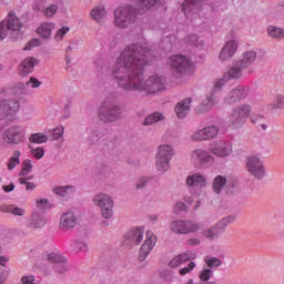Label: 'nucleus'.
Wrapping results in <instances>:
<instances>
[{
    "label": "nucleus",
    "instance_id": "nucleus-1",
    "mask_svg": "<svg viewBox=\"0 0 284 284\" xmlns=\"http://www.w3.org/2000/svg\"><path fill=\"white\" fill-rule=\"evenodd\" d=\"M152 61V51L143 44H130L115 59L111 77L123 92H143L156 97L168 90L163 75L152 74L145 79V67Z\"/></svg>",
    "mask_w": 284,
    "mask_h": 284
},
{
    "label": "nucleus",
    "instance_id": "nucleus-2",
    "mask_svg": "<svg viewBox=\"0 0 284 284\" xmlns=\"http://www.w3.org/2000/svg\"><path fill=\"white\" fill-rule=\"evenodd\" d=\"M135 4L126 3L116 7L113 11V23L115 28L128 30L139 21L140 14L150 12L152 8H156L163 0H134Z\"/></svg>",
    "mask_w": 284,
    "mask_h": 284
},
{
    "label": "nucleus",
    "instance_id": "nucleus-3",
    "mask_svg": "<svg viewBox=\"0 0 284 284\" xmlns=\"http://www.w3.org/2000/svg\"><path fill=\"white\" fill-rule=\"evenodd\" d=\"M123 109L121 108V104H118L116 100L112 95L106 97L102 101L98 111V116L100 121H103V123H116V121L121 119Z\"/></svg>",
    "mask_w": 284,
    "mask_h": 284
},
{
    "label": "nucleus",
    "instance_id": "nucleus-4",
    "mask_svg": "<svg viewBox=\"0 0 284 284\" xmlns=\"http://www.w3.org/2000/svg\"><path fill=\"white\" fill-rule=\"evenodd\" d=\"M176 152L172 144H161L155 153V168L160 174L170 172V163Z\"/></svg>",
    "mask_w": 284,
    "mask_h": 284
},
{
    "label": "nucleus",
    "instance_id": "nucleus-5",
    "mask_svg": "<svg viewBox=\"0 0 284 284\" xmlns=\"http://www.w3.org/2000/svg\"><path fill=\"white\" fill-rule=\"evenodd\" d=\"M166 64L171 72L180 74L181 77H185L194 72V62L185 55L173 54L169 57Z\"/></svg>",
    "mask_w": 284,
    "mask_h": 284
},
{
    "label": "nucleus",
    "instance_id": "nucleus-6",
    "mask_svg": "<svg viewBox=\"0 0 284 284\" xmlns=\"http://www.w3.org/2000/svg\"><path fill=\"white\" fill-rule=\"evenodd\" d=\"M250 116H252V104L242 103L231 111L229 123L233 130H241L247 123Z\"/></svg>",
    "mask_w": 284,
    "mask_h": 284
},
{
    "label": "nucleus",
    "instance_id": "nucleus-7",
    "mask_svg": "<svg viewBox=\"0 0 284 284\" xmlns=\"http://www.w3.org/2000/svg\"><path fill=\"white\" fill-rule=\"evenodd\" d=\"M92 203L99 207L102 219L110 221L114 216V199L108 193H97L92 197Z\"/></svg>",
    "mask_w": 284,
    "mask_h": 284
},
{
    "label": "nucleus",
    "instance_id": "nucleus-8",
    "mask_svg": "<svg viewBox=\"0 0 284 284\" xmlns=\"http://www.w3.org/2000/svg\"><path fill=\"white\" fill-rule=\"evenodd\" d=\"M201 230L197 222L191 220H173L169 223V232L176 236H185L187 234H196Z\"/></svg>",
    "mask_w": 284,
    "mask_h": 284
},
{
    "label": "nucleus",
    "instance_id": "nucleus-9",
    "mask_svg": "<svg viewBox=\"0 0 284 284\" xmlns=\"http://www.w3.org/2000/svg\"><path fill=\"white\" fill-rule=\"evenodd\" d=\"M245 169L254 179H257L258 181H263V179H265V162L257 154L246 156Z\"/></svg>",
    "mask_w": 284,
    "mask_h": 284
},
{
    "label": "nucleus",
    "instance_id": "nucleus-10",
    "mask_svg": "<svg viewBox=\"0 0 284 284\" xmlns=\"http://www.w3.org/2000/svg\"><path fill=\"white\" fill-rule=\"evenodd\" d=\"M190 159L192 163L195 164V168H199L200 170L212 168L214 161H216L214 155L205 149H195L191 151Z\"/></svg>",
    "mask_w": 284,
    "mask_h": 284
},
{
    "label": "nucleus",
    "instance_id": "nucleus-11",
    "mask_svg": "<svg viewBox=\"0 0 284 284\" xmlns=\"http://www.w3.org/2000/svg\"><path fill=\"white\" fill-rule=\"evenodd\" d=\"M250 97V87L247 85H237L231 89L224 97V105H234L239 101H243Z\"/></svg>",
    "mask_w": 284,
    "mask_h": 284
},
{
    "label": "nucleus",
    "instance_id": "nucleus-12",
    "mask_svg": "<svg viewBox=\"0 0 284 284\" xmlns=\"http://www.w3.org/2000/svg\"><path fill=\"white\" fill-rule=\"evenodd\" d=\"M20 108L21 103L16 98L0 100V121L14 116Z\"/></svg>",
    "mask_w": 284,
    "mask_h": 284
},
{
    "label": "nucleus",
    "instance_id": "nucleus-13",
    "mask_svg": "<svg viewBox=\"0 0 284 284\" xmlns=\"http://www.w3.org/2000/svg\"><path fill=\"white\" fill-rule=\"evenodd\" d=\"M236 52H239V39L232 38L224 42L219 54V61L227 63V61L234 59Z\"/></svg>",
    "mask_w": 284,
    "mask_h": 284
},
{
    "label": "nucleus",
    "instance_id": "nucleus-14",
    "mask_svg": "<svg viewBox=\"0 0 284 284\" xmlns=\"http://www.w3.org/2000/svg\"><path fill=\"white\" fill-rule=\"evenodd\" d=\"M216 136H219V126L210 125L194 131L190 139L195 143H201V141H212Z\"/></svg>",
    "mask_w": 284,
    "mask_h": 284
},
{
    "label": "nucleus",
    "instance_id": "nucleus-15",
    "mask_svg": "<svg viewBox=\"0 0 284 284\" xmlns=\"http://www.w3.org/2000/svg\"><path fill=\"white\" fill-rule=\"evenodd\" d=\"M2 139L6 143H12L13 145H18V143H23L26 141L23 129L20 126H11L4 130Z\"/></svg>",
    "mask_w": 284,
    "mask_h": 284
},
{
    "label": "nucleus",
    "instance_id": "nucleus-16",
    "mask_svg": "<svg viewBox=\"0 0 284 284\" xmlns=\"http://www.w3.org/2000/svg\"><path fill=\"white\" fill-rule=\"evenodd\" d=\"M143 234L144 232L142 227L131 229L124 235L123 245L125 247H133V245H141V243H143Z\"/></svg>",
    "mask_w": 284,
    "mask_h": 284
},
{
    "label": "nucleus",
    "instance_id": "nucleus-17",
    "mask_svg": "<svg viewBox=\"0 0 284 284\" xmlns=\"http://www.w3.org/2000/svg\"><path fill=\"white\" fill-rule=\"evenodd\" d=\"M79 225V216L74 212H65L61 215L59 227L62 232H70Z\"/></svg>",
    "mask_w": 284,
    "mask_h": 284
},
{
    "label": "nucleus",
    "instance_id": "nucleus-18",
    "mask_svg": "<svg viewBox=\"0 0 284 284\" xmlns=\"http://www.w3.org/2000/svg\"><path fill=\"white\" fill-rule=\"evenodd\" d=\"M156 241V235H154L152 231H148L145 241L140 248L139 261H144L145 258H148L152 250H154Z\"/></svg>",
    "mask_w": 284,
    "mask_h": 284
},
{
    "label": "nucleus",
    "instance_id": "nucleus-19",
    "mask_svg": "<svg viewBox=\"0 0 284 284\" xmlns=\"http://www.w3.org/2000/svg\"><path fill=\"white\" fill-rule=\"evenodd\" d=\"M210 152L214 156H217V159H227V156H232L234 149L232 146V142L222 141L220 143H216L213 148H211Z\"/></svg>",
    "mask_w": 284,
    "mask_h": 284
},
{
    "label": "nucleus",
    "instance_id": "nucleus-20",
    "mask_svg": "<svg viewBox=\"0 0 284 284\" xmlns=\"http://www.w3.org/2000/svg\"><path fill=\"white\" fill-rule=\"evenodd\" d=\"M190 110H192V98L181 100L174 108L178 119H186L187 114H190Z\"/></svg>",
    "mask_w": 284,
    "mask_h": 284
},
{
    "label": "nucleus",
    "instance_id": "nucleus-21",
    "mask_svg": "<svg viewBox=\"0 0 284 284\" xmlns=\"http://www.w3.org/2000/svg\"><path fill=\"white\" fill-rule=\"evenodd\" d=\"M38 63L39 60L37 58L29 57L24 59L18 68L19 75L28 77V74H32L34 72V65H38Z\"/></svg>",
    "mask_w": 284,
    "mask_h": 284
},
{
    "label": "nucleus",
    "instance_id": "nucleus-22",
    "mask_svg": "<svg viewBox=\"0 0 284 284\" xmlns=\"http://www.w3.org/2000/svg\"><path fill=\"white\" fill-rule=\"evenodd\" d=\"M205 0H185L183 3V12L187 19H192V14H196L199 9L203 7Z\"/></svg>",
    "mask_w": 284,
    "mask_h": 284
},
{
    "label": "nucleus",
    "instance_id": "nucleus-23",
    "mask_svg": "<svg viewBox=\"0 0 284 284\" xmlns=\"http://www.w3.org/2000/svg\"><path fill=\"white\" fill-rule=\"evenodd\" d=\"M258 54L256 53V50L251 49L247 51H244L240 59L236 60L245 70H248V68H252L254 63H256Z\"/></svg>",
    "mask_w": 284,
    "mask_h": 284
},
{
    "label": "nucleus",
    "instance_id": "nucleus-24",
    "mask_svg": "<svg viewBox=\"0 0 284 284\" xmlns=\"http://www.w3.org/2000/svg\"><path fill=\"white\" fill-rule=\"evenodd\" d=\"M30 88L37 89L41 88V81L37 78H30L26 83H18L14 88V93L17 94H29Z\"/></svg>",
    "mask_w": 284,
    "mask_h": 284
},
{
    "label": "nucleus",
    "instance_id": "nucleus-25",
    "mask_svg": "<svg viewBox=\"0 0 284 284\" xmlns=\"http://www.w3.org/2000/svg\"><path fill=\"white\" fill-rule=\"evenodd\" d=\"M243 72H245V69L235 60L224 74L230 81H239V79H243Z\"/></svg>",
    "mask_w": 284,
    "mask_h": 284
},
{
    "label": "nucleus",
    "instance_id": "nucleus-26",
    "mask_svg": "<svg viewBox=\"0 0 284 284\" xmlns=\"http://www.w3.org/2000/svg\"><path fill=\"white\" fill-rule=\"evenodd\" d=\"M216 105V99L214 98V93H210L206 99H204L196 108V114H207L212 108Z\"/></svg>",
    "mask_w": 284,
    "mask_h": 284
},
{
    "label": "nucleus",
    "instance_id": "nucleus-27",
    "mask_svg": "<svg viewBox=\"0 0 284 284\" xmlns=\"http://www.w3.org/2000/svg\"><path fill=\"white\" fill-rule=\"evenodd\" d=\"M6 21V27L7 30H10L11 32H19L23 28V22L17 17V13L13 11H10L9 14L7 16Z\"/></svg>",
    "mask_w": 284,
    "mask_h": 284
},
{
    "label": "nucleus",
    "instance_id": "nucleus-28",
    "mask_svg": "<svg viewBox=\"0 0 284 284\" xmlns=\"http://www.w3.org/2000/svg\"><path fill=\"white\" fill-rule=\"evenodd\" d=\"M186 185H189V187H205L207 180H205V175L201 173H193L187 175Z\"/></svg>",
    "mask_w": 284,
    "mask_h": 284
},
{
    "label": "nucleus",
    "instance_id": "nucleus-29",
    "mask_svg": "<svg viewBox=\"0 0 284 284\" xmlns=\"http://www.w3.org/2000/svg\"><path fill=\"white\" fill-rule=\"evenodd\" d=\"M192 258H196V255H190V253H181L174 256L170 262L169 266L172 270H176V267H181L183 263H187V261H192Z\"/></svg>",
    "mask_w": 284,
    "mask_h": 284
},
{
    "label": "nucleus",
    "instance_id": "nucleus-30",
    "mask_svg": "<svg viewBox=\"0 0 284 284\" xmlns=\"http://www.w3.org/2000/svg\"><path fill=\"white\" fill-rule=\"evenodd\" d=\"M45 223L47 221L41 214L33 213L27 223V227L28 230H41L42 227H45Z\"/></svg>",
    "mask_w": 284,
    "mask_h": 284
},
{
    "label": "nucleus",
    "instance_id": "nucleus-31",
    "mask_svg": "<svg viewBox=\"0 0 284 284\" xmlns=\"http://www.w3.org/2000/svg\"><path fill=\"white\" fill-rule=\"evenodd\" d=\"M53 194L57 196H61L62 199H68V196H72L74 192H77V186L74 185H65V186H54L52 189Z\"/></svg>",
    "mask_w": 284,
    "mask_h": 284
},
{
    "label": "nucleus",
    "instance_id": "nucleus-32",
    "mask_svg": "<svg viewBox=\"0 0 284 284\" xmlns=\"http://www.w3.org/2000/svg\"><path fill=\"white\" fill-rule=\"evenodd\" d=\"M90 17L93 21H97V23H101V21H105L108 18V11L105 10V7L98 6L91 10Z\"/></svg>",
    "mask_w": 284,
    "mask_h": 284
},
{
    "label": "nucleus",
    "instance_id": "nucleus-33",
    "mask_svg": "<svg viewBox=\"0 0 284 284\" xmlns=\"http://www.w3.org/2000/svg\"><path fill=\"white\" fill-rule=\"evenodd\" d=\"M267 109L271 112H276V110H284V93H275L273 95V102L267 104Z\"/></svg>",
    "mask_w": 284,
    "mask_h": 284
},
{
    "label": "nucleus",
    "instance_id": "nucleus-34",
    "mask_svg": "<svg viewBox=\"0 0 284 284\" xmlns=\"http://www.w3.org/2000/svg\"><path fill=\"white\" fill-rule=\"evenodd\" d=\"M236 221V215H227L217 221L214 226L222 233L225 234V230H227V225H232Z\"/></svg>",
    "mask_w": 284,
    "mask_h": 284
},
{
    "label": "nucleus",
    "instance_id": "nucleus-35",
    "mask_svg": "<svg viewBox=\"0 0 284 284\" xmlns=\"http://www.w3.org/2000/svg\"><path fill=\"white\" fill-rule=\"evenodd\" d=\"M0 211L4 212L6 214H13V216H24L26 214V209L16 205L4 204L0 207Z\"/></svg>",
    "mask_w": 284,
    "mask_h": 284
},
{
    "label": "nucleus",
    "instance_id": "nucleus-36",
    "mask_svg": "<svg viewBox=\"0 0 284 284\" xmlns=\"http://www.w3.org/2000/svg\"><path fill=\"white\" fill-rule=\"evenodd\" d=\"M225 185H227V179L225 176L217 175L213 179L212 187L215 194H221Z\"/></svg>",
    "mask_w": 284,
    "mask_h": 284
},
{
    "label": "nucleus",
    "instance_id": "nucleus-37",
    "mask_svg": "<svg viewBox=\"0 0 284 284\" xmlns=\"http://www.w3.org/2000/svg\"><path fill=\"white\" fill-rule=\"evenodd\" d=\"M52 30H54V24H52V23H42L37 29V32H38L39 37H42V39H50L52 37Z\"/></svg>",
    "mask_w": 284,
    "mask_h": 284
},
{
    "label": "nucleus",
    "instance_id": "nucleus-38",
    "mask_svg": "<svg viewBox=\"0 0 284 284\" xmlns=\"http://www.w3.org/2000/svg\"><path fill=\"white\" fill-rule=\"evenodd\" d=\"M266 32L270 39H277V40L284 39V29L281 27L268 26L266 28Z\"/></svg>",
    "mask_w": 284,
    "mask_h": 284
},
{
    "label": "nucleus",
    "instance_id": "nucleus-39",
    "mask_svg": "<svg viewBox=\"0 0 284 284\" xmlns=\"http://www.w3.org/2000/svg\"><path fill=\"white\" fill-rule=\"evenodd\" d=\"M160 121H165V114L161 112H154L149 114L144 121L143 125H154V123H160Z\"/></svg>",
    "mask_w": 284,
    "mask_h": 284
},
{
    "label": "nucleus",
    "instance_id": "nucleus-40",
    "mask_svg": "<svg viewBox=\"0 0 284 284\" xmlns=\"http://www.w3.org/2000/svg\"><path fill=\"white\" fill-rule=\"evenodd\" d=\"M88 136H87V142L89 145H97L99 143V140L101 139V133L99 132L98 129L89 128L87 129Z\"/></svg>",
    "mask_w": 284,
    "mask_h": 284
},
{
    "label": "nucleus",
    "instance_id": "nucleus-41",
    "mask_svg": "<svg viewBox=\"0 0 284 284\" xmlns=\"http://www.w3.org/2000/svg\"><path fill=\"white\" fill-rule=\"evenodd\" d=\"M21 164V151H13L12 155L9 158V161L7 163L8 170H14L17 165Z\"/></svg>",
    "mask_w": 284,
    "mask_h": 284
},
{
    "label": "nucleus",
    "instance_id": "nucleus-42",
    "mask_svg": "<svg viewBox=\"0 0 284 284\" xmlns=\"http://www.w3.org/2000/svg\"><path fill=\"white\" fill-rule=\"evenodd\" d=\"M184 41L187 45H205V42L199 38L196 34H189L184 38Z\"/></svg>",
    "mask_w": 284,
    "mask_h": 284
},
{
    "label": "nucleus",
    "instance_id": "nucleus-43",
    "mask_svg": "<svg viewBox=\"0 0 284 284\" xmlns=\"http://www.w3.org/2000/svg\"><path fill=\"white\" fill-rule=\"evenodd\" d=\"M160 277L164 283H172L176 278V273L172 268L164 270L160 273Z\"/></svg>",
    "mask_w": 284,
    "mask_h": 284
},
{
    "label": "nucleus",
    "instance_id": "nucleus-44",
    "mask_svg": "<svg viewBox=\"0 0 284 284\" xmlns=\"http://www.w3.org/2000/svg\"><path fill=\"white\" fill-rule=\"evenodd\" d=\"M226 83H230V80L229 78L225 75V73H223V75L220 78V79H216L214 81V85H213V90L211 91V94L216 92V90H223V87L226 84Z\"/></svg>",
    "mask_w": 284,
    "mask_h": 284
},
{
    "label": "nucleus",
    "instance_id": "nucleus-45",
    "mask_svg": "<svg viewBox=\"0 0 284 284\" xmlns=\"http://www.w3.org/2000/svg\"><path fill=\"white\" fill-rule=\"evenodd\" d=\"M204 263H206L207 267L211 268L221 267V265H223V261H221V258L213 256H205Z\"/></svg>",
    "mask_w": 284,
    "mask_h": 284
},
{
    "label": "nucleus",
    "instance_id": "nucleus-46",
    "mask_svg": "<svg viewBox=\"0 0 284 284\" xmlns=\"http://www.w3.org/2000/svg\"><path fill=\"white\" fill-rule=\"evenodd\" d=\"M71 247L74 252H88V243L81 240H75L72 242Z\"/></svg>",
    "mask_w": 284,
    "mask_h": 284
},
{
    "label": "nucleus",
    "instance_id": "nucleus-47",
    "mask_svg": "<svg viewBox=\"0 0 284 284\" xmlns=\"http://www.w3.org/2000/svg\"><path fill=\"white\" fill-rule=\"evenodd\" d=\"M29 141L30 143H37V144L48 143V135L43 133H33L29 138Z\"/></svg>",
    "mask_w": 284,
    "mask_h": 284
},
{
    "label": "nucleus",
    "instance_id": "nucleus-48",
    "mask_svg": "<svg viewBox=\"0 0 284 284\" xmlns=\"http://www.w3.org/2000/svg\"><path fill=\"white\" fill-rule=\"evenodd\" d=\"M47 261L49 263H58V264H61V263H64L65 262V257H63L61 254L59 253H48L47 254Z\"/></svg>",
    "mask_w": 284,
    "mask_h": 284
},
{
    "label": "nucleus",
    "instance_id": "nucleus-49",
    "mask_svg": "<svg viewBox=\"0 0 284 284\" xmlns=\"http://www.w3.org/2000/svg\"><path fill=\"white\" fill-rule=\"evenodd\" d=\"M48 132L51 141H59V139L63 136L64 129L63 126H58L53 130H49Z\"/></svg>",
    "mask_w": 284,
    "mask_h": 284
},
{
    "label": "nucleus",
    "instance_id": "nucleus-50",
    "mask_svg": "<svg viewBox=\"0 0 284 284\" xmlns=\"http://www.w3.org/2000/svg\"><path fill=\"white\" fill-rule=\"evenodd\" d=\"M32 160H24L21 165L20 176H27L32 172Z\"/></svg>",
    "mask_w": 284,
    "mask_h": 284
},
{
    "label": "nucleus",
    "instance_id": "nucleus-51",
    "mask_svg": "<svg viewBox=\"0 0 284 284\" xmlns=\"http://www.w3.org/2000/svg\"><path fill=\"white\" fill-rule=\"evenodd\" d=\"M57 12H59V6L57 4H51L47 8H44V11L42 12V14H44V17H48V19L52 18Z\"/></svg>",
    "mask_w": 284,
    "mask_h": 284
},
{
    "label": "nucleus",
    "instance_id": "nucleus-52",
    "mask_svg": "<svg viewBox=\"0 0 284 284\" xmlns=\"http://www.w3.org/2000/svg\"><path fill=\"white\" fill-rule=\"evenodd\" d=\"M31 155L39 161L45 156V150L41 146L32 148Z\"/></svg>",
    "mask_w": 284,
    "mask_h": 284
},
{
    "label": "nucleus",
    "instance_id": "nucleus-53",
    "mask_svg": "<svg viewBox=\"0 0 284 284\" xmlns=\"http://www.w3.org/2000/svg\"><path fill=\"white\" fill-rule=\"evenodd\" d=\"M148 183H150V178H140L135 182V190H145L148 187Z\"/></svg>",
    "mask_w": 284,
    "mask_h": 284
},
{
    "label": "nucleus",
    "instance_id": "nucleus-54",
    "mask_svg": "<svg viewBox=\"0 0 284 284\" xmlns=\"http://www.w3.org/2000/svg\"><path fill=\"white\" fill-rule=\"evenodd\" d=\"M68 32H70V29L68 27L60 28L54 36L55 41H63V37H65Z\"/></svg>",
    "mask_w": 284,
    "mask_h": 284
},
{
    "label": "nucleus",
    "instance_id": "nucleus-55",
    "mask_svg": "<svg viewBox=\"0 0 284 284\" xmlns=\"http://www.w3.org/2000/svg\"><path fill=\"white\" fill-rule=\"evenodd\" d=\"M194 267H196V263L190 262L186 267L179 270L180 276H185V274H190V272H192V270H194Z\"/></svg>",
    "mask_w": 284,
    "mask_h": 284
},
{
    "label": "nucleus",
    "instance_id": "nucleus-56",
    "mask_svg": "<svg viewBox=\"0 0 284 284\" xmlns=\"http://www.w3.org/2000/svg\"><path fill=\"white\" fill-rule=\"evenodd\" d=\"M214 276V273L210 268H205L201 274H200V281H203L204 283H207L210 281V277Z\"/></svg>",
    "mask_w": 284,
    "mask_h": 284
},
{
    "label": "nucleus",
    "instance_id": "nucleus-57",
    "mask_svg": "<svg viewBox=\"0 0 284 284\" xmlns=\"http://www.w3.org/2000/svg\"><path fill=\"white\" fill-rule=\"evenodd\" d=\"M33 10L36 12H44L45 10V1L44 0H36V2L33 3Z\"/></svg>",
    "mask_w": 284,
    "mask_h": 284
},
{
    "label": "nucleus",
    "instance_id": "nucleus-58",
    "mask_svg": "<svg viewBox=\"0 0 284 284\" xmlns=\"http://www.w3.org/2000/svg\"><path fill=\"white\" fill-rule=\"evenodd\" d=\"M39 45H41V40H39V39H32V40H30L27 44H26V47L23 48V50H32V49H34V48H39Z\"/></svg>",
    "mask_w": 284,
    "mask_h": 284
},
{
    "label": "nucleus",
    "instance_id": "nucleus-59",
    "mask_svg": "<svg viewBox=\"0 0 284 284\" xmlns=\"http://www.w3.org/2000/svg\"><path fill=\"white\" fill-rule=\"evenodd\" d=\"M8 37V27L6 26V21L0 22V41H3Z\"/></svg>",
    "mask_w": 284,
    "mask_h": 284
},
{
    "label": "nucleus",
    "instance_id": "nucleus-60",
    "mask_svg": "<svg viewBox=\"0 0 284 284\" xmlns=\"http://www.w3.org/2000/svg\"><path fill=\"white\" fill-rule=\"evenodd\" d=\"M203 236H205L209 241H216V234L214 233L212 226L204 230Z\"/></svg>",
    "mask_w": 284,
    "mask_h": 284
},
{
    "label": "nucleus",
    "instance_id": "nucleus-61",
    "mask_svg": "<svg viewBox=\"0 0 284 284\" xmlns=\"http://www.w3.org/2000/svg\"><path fill=\"white\" fill-rule=\"evenodd\" d=\"M48 205H50L48 199L37 201V206L39 207V210H48Z\"/></svg>",
    "mask_w": 284,
    "mask_h": 284
},
{
    "label": "nucleus",
    "instance_id": "nucleus-62",
    "mask_svg": "<svg viewBox=\"0 0 284 284\" xmlns=\"http://www.w3.org/2000/svg\"><path fill=\"white\" fill-rule=\"evenodd\" d=\"M185 210H187V205H185V203H183V202L175 203V205H174L175 212H185Z\"/></svg>",
    "mask_w": 284,
    "mask_h": 284
},
{
    "label": "nucleus",
    "instance_id": "nucleus-63",
    "mask_svg": "<svg viewBox=\"0 0 284 284\" xmlns=\"http://www.w3.org/2000/svg\"><path fill=\"white\" fill-rule=\"evenodd\" d=\"M263 119H265V116L263 114H253L251 116V123L256 125V123H258V121H263Z\"/></svg>",
    "mask_w": 284,
    "mask_h": 284
},
{
    "label": "nucleus",
    "instance_id": "nucleus-64",
    "mask_svg": "<svg viewBox=\"0 0 284 284\" xmlns=\"http://www.w3.org/2000/svg\"><path fill=\"white\" fill-rule=\"evenodd\" d=\"M9 274L7 270L0 268V284L8 278Z\"/></svg>",
    "mask_w": 284,
    "mask_h": 284
}]
</instances>
